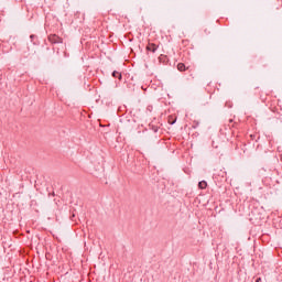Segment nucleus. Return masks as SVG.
I'll return each mask as SVG.
<instances>
[{
  "instance_id": "3",
  "label": "nucleus",
  "mask_w": 282,
  "mask_h": 282,
  "mask_svg": "<svg viewBox=\"0 0 282 282\" xmlns=\"http://www.w3.org/2000/svg\"><path fill=\"white\" fill-rule=\"evenodd\" d=\"M177 69H178V72H186V65H184V63H178Z\"/></svg>"
},
{
  "instance_id": "1",
  "label": "nucleus",
  "mask_w": 282,
  "mask_h": 282,
  "mask_svg": "<svg viewBox=\"0 0 282 282\" xmlns=\"http://www.w3.org/2000/svg\"><path fill=\"white\" fill-rule=\"evenodd\" d=\"M147 50L148 52H158V45L156 44H153V43H149L148 46H147Z\"/></svg>"
},
{
  "instance_id": "2",
  "label": "nucleus",
  "mask_w": 282,
  "mask_h": 282,
  "mask_svg": "<svg viewBox=\"0 0 282 282\" xmlns=\"http://www.w3.org/2000/svg\"><path fill=\"white\" fill-rule=\"evenodd\" d=\"M208 186V183L206 181H200L198 183V188H200L202 191H204V188H206Z\"/></svg>"
},
{
  "instance_id": "5",
  "label": "nucleus",
  "mask_w": 282,
  "mask_h": 282,
  "mask_svg": "<svg viewBox=\"0 0 282 282\" xmlns=\"http://www.w3.org/2000/svg\"><path fill=\"white\" fill-rule=\"evenodd\" d=\"M256 282H261V278H258Z\"/></svg>"
},
{
  "instance_id": "4",
  "label": "nucleus",
  "mask_w": 282,
  "mask_h": 282,
  "mask_svg": "<svg viewBox=\"0 0 282 282\" xmlns=\"http://www.w3.org/2000/svg\"><path fill=\"white\" fill-rule=\"evenodd\" d=\"M112 76L116 78V77H118V78H122V75L120 74V73H118V72H113L112 73Z\"/></svg>"
}]
</instances>
